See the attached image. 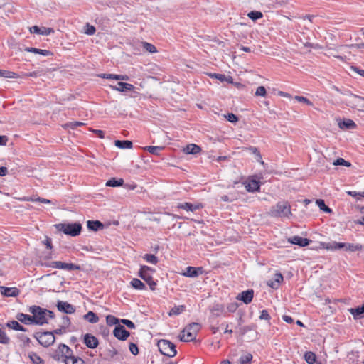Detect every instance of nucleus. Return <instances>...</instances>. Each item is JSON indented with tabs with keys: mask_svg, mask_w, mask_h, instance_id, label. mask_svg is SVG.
Segmentation results:
<instances>
[{
	"mask_svg": "<svg viewBox=\"0 0 364 364\" xmlns=\"http://www.w3.org/2000/svg\"><path fill=\"white\" fill-rule=\"evenodd\" d=\"M245 186L247 191L254 192L259 189V183L258 181L250 178L245 183Z\"/></svg>",
	"mask_w": 364,
	"mask_h": 364,
	"instance_id": "aec40b11",
	"label": "nucleus"
},
{
	"mask_svg": "<svg viewBox=\"0 0 364 364\" xmlns=\"http://www.w3.org/2000/svg\"><path fill=\"white\" fill-rule=\"evenodd\" d=\"M157 346L160 353L168 357H174L177 353L176 346L168 340L161 339L159 341Z\"/></svg>",
	"mask_w": 364,
	"mask_h": 364,
	"instance_id": "39448f33",
	"label": "nucleus"
},
{
	"mask_svg": "<svg viewBox=\"0 0 364 364\" xmlns=\"http://www.w3.org/2000/svg\"><path fill=\"white\" fill-rule=\"evenodd\" d=\"M144 259H145L147 262L156 264L158 262V258L152 254H146L143 257Z\"/></svg>",
	"mask_w": 364,
	"mask_h": 364,
	"instance_id": "a18cd8bd",
	"label": "nucleus"
},
{
	"mask_svg": "<svg viewBox=\"0 0 364 364\" xmlns=\"http://www.w3.org/2000/svg\"><path fill=\"white\" fill-rule=\"evenodd\" d=\"M184 311H185V306H183V305L174 306L169 311L168 316H177V315L181 314Z\"/></svg>",
	"mask_w": 364,
	"mask_h": 364,
	"instance_id": "e433bc0d",
	"label": "nucleus"
},
{
	"mask_svg": "<svg viewBox=\"0 0 364 364\" xmlns=\"http://www.w3.org/2000/svg\"><path fill=\"white\" fill-rule=\"evenodd\" d=\"M252 360V355L250 353H247L246 355H242L240 358V364H250L251 360Z\"/></svg>",
	"mask_w": 364,
	"mask_h": 364,
	"instance_id": "8fccbe9b",
	"label": "nucleus"
},
{
	"mask_svg": "<svg viewBox=\"0 0 364 364\" xmlns=\"http://www.w3.org/2000/svg\"><path fill=\"white\" fill-rule=\"evenodd\" d=\"M130 352L134 355H136L139 353V349L135 343H131L129 346Z\"/></svg>",
	"mask_w": 364,
	"mask_h": 364,
	"instance_id": "13d9d810",
	"label": "nucleus"
},
{
	"mask_svg": "<svg viewBox=\"0 0 364 364\" xmlns=\"http://www.w3.org/2000/svg\"><path fill=\"white\" fill-rule=\"evenodd\" d=\"M184 151L188 154H196L199 153L201 151V149L196 144H191L186 146Z\"/></svg>",
	"mask_w": 364,
	"mask_h": 364,
	"instance_id": "c756f323",
	"label": "nucleus"
},
{
	"mask_svg": "<svg viewBox=\"0 0 364 364\" xmlns=\"http://www.w3.org/2000/svg\"><path fill=\"white\" fill-rule=\"evenodd\" d=\"M106 322L109 326L117 325L120 323V320L112 315H108L106 316Z\"/></svg>",
	"mask_w": 364,
	"mask_h": 364,
	"instance_id": "de8ad7c7",
	"label": "nucleus"
},
{
	"mask_svg": "<svg viewBox=\"0 0 364 364\" xmlns=\"http://www.w3.org/2000/svg\"><path fill=\"white\" fill-rule=\"evenodd\" d=\"M267 94L266 89L264 86H259L255 92V95L264 97Z\"/></svg>",
	"mask_w": 364,
	"mask_h": 364,
	"instance_id": "6e6d98bb",
	"label": "nucleus"
},
{
	"mask_svg": "<svg viewBox=\"0 0 364 364\" xmlns=\"http://www.w3.org/2000/svg\"><path fill=\"white\" fill-rule=\"evenodd\" d=\"M326 249L329 250H336V245H335V242H328L324 245Z\"/></svg>",
	"mask_w": 364,
	"mask_h": 364,
	"instance_id": "69168bd1",
	"label": "nucleus"
},
{
	"mask_svg": "<svg viewBox=\"0 0 364 364\" xmlns=\"http://www.w3.org/2000/svg\"><path fill=\"white\" fill-rule=\"evenodd\" d=\"M283 281V276L280 273H277L274 276L273 279H269L267 281V284L269 287L273 289H278L279 287V284Z\"/></svg>",
	"mask_w": 364,
	"mask_h": 364,
	"instance_id": "a211bd4d",
	"label": "nucleus"
},
{
	"mask_svg": "<svg viewBox=\"0 0 364 364\" xmlns=\"http://www.w3.org/2000/svg\"><path fill=\"white\" fill-rule=\"evenodd\" d=\"M43 243L46 246L47 248L52 249V242L50 237H46V240L43 242Z\"/></svg>",
	"mask_w": 364,
	"mask_h": 364,
	"instance_id": "774afa93",
	"label": "nucleus"
},
{
	"mask_svg": "<svg viewBox=\"0 0 364 364\" xmlns=\"http://www.w3.org/2000/svg\"><path fill=\"white\" fill-rule=\"evenodd\" d=\"M55 227L58 231L73 237L79 235L82 230V225L79 223H59L55 225Z\"/></svg>",
	"mask_w": 364,
	"mask_h": 364,
	"instance_id": "20e7f679",
	"label": "nucleus"
},
{
	"mask_svg": "<svg viewBox=\"0 0 364 364\" xmlns=\"http://www.w3.org/2000/svg\"><path fill=\"white\" fill-rule=\"evenodd\" d=\"M52 333H54L55 334H63L66 333V328H65V326H60V328L54 330Z\"/></svg>",
	"mask_w": 364,
	"mask_h": 364,
	"instance_id": "e2e57ef3",
	"label": "nucleus"
},
{
	"mask_svg": "<svg viewBox=\"0 0 364 364\" xmlns=\"http://www.w3.org/2000/svg\"><path fill=\"white\" fill-rule=\"evenodd\" d=\"M149 272H154L153 269L148 266H141L139 272V276L149 284L151 290L154 291L156 289V282L153 279Z\"/></svg>",
	"mask_w": 364,
	"mask_h": 364,
	"instance_id": "0eeeda50",
	"label": "nucleus"
},
{
	"mask_svg": "<svg viewBox=\"0 0 364 364\" xmlns=\"http://www.w3.org/2000/svg\"><path fill=\"white\" fill-rule=\"evenodd\" d=\"M338 127L341 129H352L355 128L356 124L353 120L348 119L338 122Z\"/></svg>",
	"mask_w": 364,
	"mask_h": 364,
	"instance_id": "b1692460",
	"label": "nucleus"
},
{
	"mask_svg": "<svg viewBox=\"0 0 364 364\" xmlns=\"http://www.w3.org/2000/svg\"><path fill=\"white\" fill-rule=\"evenodd\" d=\"M270 215L273 217L289 218L292 215L291 205L287 201H279L272 208Z\"/></svg>",
	"mask_w": 364,
	"mask_h": 364,
	"instance_id": "7ed1b4c3",
	"label": "nucleus"
},
{
	"mask_svg": "<svg viewBox=\"0 0 364 364\" xmlns=\"http://www.w3.org/2000/svg\"><path fill=\"white\" fill-rule=\"evenodd\" d=\"M295 100L299 102L305 103L309 106L313 105V103L309 99L303 96H295Z\"/></svg>",
	"mask_w": 364,
	"mask_h": 364,
	"instance_id": "5fc2aeb1",
	"label": "nucleus"
},
{
	"mask_svg": "<svg viewBox=\"0 0 364 364\" xmlns=\"http://www.w3.org/2000/svg\"><path fill=\"white\" fill-rule=\"evenodd\" d=\"M16 318L23 323L25 324H31L33 323V319L32 316L25 314L23 313H19L16 316Z\"/></svg>",
	"mask_w": 364,
	"mask_h": 364,
	"instance_id": "cd10ccee",
	"label": "nucleus"
},
{
	"mask_svg": "<svg viewBox=\"0 0 364 364\" xmlns=\"http://www.w3.org/2000/svg\"><path fill=\"white\" fill-rule=\"evenodd\" d=\"M130 284L133 288L137 290H144L146 289L145 284L137 278L132 279Z\"/></svg>",
	"mask_w": 364,
	"mask_h": 364,
	"instance_id": "72a5a7b5",
	"label": "nucleus"
},
{
	"mask_svg": "<svg viewBox=\"0 0 364 364\" xmlns=\"http://www.w3.org/2000/svg\"><path fill=\"white\" fill-rule=\"evenodd\" d=\"M120 323L126 325L130 329L135 328V324L130 320L122 318L120 320Z\"/></svg>",
	"mask_w": 364,
	"mask_h": 364,
	"instance_id": "4d7b16f0",
	"label": "nucleus"
},
{
	"mask_svg": "<svg viewBox=\"0 0 364 364\" xmlns=\"http://www.w3.org/2000/svg\"><path fill=\"white\" fill-rule=\"evenodd\" d=\"M347 46H340L338 47H326L325 48L324 55L328 57H333L336 58L342 61H346L348 60V58L346 55H339L338 53Z\"/></svg>",
	"mask_w": 364,
	"mask_h": 364,
	"instance_id": "6e6552de",
	"label": "nucleus"
},
{
	"mask_svg": "<svg viewBox=\"0 0 364 364\" xmlns=\"http://www.w3.org/2000/svg\"><path fill=\"white\" fill-rule=\"evenodd\" d=\"M0 291L2 295L7 297H15L19 294V290L16 287H6L1 286Z\"/></svg>",
	"mask_w": 364,
	"mask_h": 364,
	"instance_id": "dca6fc26",
	"label": "nucleus"
},
{
	"mask_svg": "<svg viewBox=\"0 0 364 364\" xmlns=\"http://www.w3.org/2000/svg\"><path fill=\"white\" fill-rule=\"evenodd\" d=\"M29 31L31 33H36L42 36H48L54 33V30L51 28L38 27V26H33L31 27Z\"/></svg>",
	"mask_w": 364,
	"mask_h": 364,
	"instance_id": "2eb2a0df",
	"label": "nucleus"
},
{
	"mask_svg": "<svg viewBox=\"0 0 364 364\" xmlns=\"http://www.w3.org/2000/svg\"><path fill=\"white\" fill-rule=\"evenodd\" d=\"M7 326L16 331H26V328L19 324L16 321H11L7 323Z\"/></svg>",
	"mask_w": 364,
	"mask_h": 364,
	"instance_id": "4c0bfd02",
	"label": "nucleus"
},
{
	"mask_svg": "<svg viewBox=\"0 0 364 364\" xmlns=\"http://www.w3.org/2000/svg\"><path fill=\"white\" fill-rule=\"evenodd\" d=\"M84 318L90 323H96L99 321L98 316L93 311H88L83 316Z\"/></svg>",
	"mask_w": 364,
	"mask_h": 364,
	"instance_id": "2f4dec72",
	"label": "nucleus"
},
{
	"mask_svg": "<svg viewBox=\"0 0 364 364\" xmlns=\"http://www.w3.org/2000/svg\"><path fill=\"white\" fill-rule=\"evenodd\" d=\"M70 325V320L69 317L67 316H64L62 318V324L60 326H65V328L67 329L68 326Z\"/></svg>",
	"mask_w": 364,
	"mask_h": 364,
	"instance_id": "052dcab7",
	"label": "nucleus"
},
{
	"mask_svg": "<svg viewBox=\"0 0 364 364\" xmlns=\"http://www.w3.org/2000/svg\"><path fill=\"white\" fill-rule=\"evenodd\" d=\"M96 31L95 26L87 23L84 27V33L87 35H93Z\"/></svg>",
	"mask_w": 364,
	"mask_h": 364,
	"instance_id": "3c124183",
	"label": "nucleus"
},
{
	"mask_svg": "<svg viewBox=\"0 0 364 364\" xmlns=\"http://www.w3.org/2000/svg\"><path fill=\"white\" fill-rule=\"evenodd\" d=\"M110 87L113 90L119 92L132 91L134 89V86L132 84L119 82L116 86L111 85Z\"/></svg>",
	"mask_w": 364,
	"mask_h": 364,
	"instance_id": "f3484780",
	"label": "nucleus"
},
{
	"mask_svg": "<svg viewBox=\"0 0 364 364\" xmlns=\"http://www.w3.org/2000/svg\"><path fill=\"white\" fill-rule=\"evenodd\" d=\"M210 76L211 77L215 78L219 80L221 82H232V77L230 76H226L223 74H218V73H211L210 74Z\"/></svg>",
	"mask_w": 364,
	"mask_h": 364,
	"instance_id": "c9c22d12",
	"label": "nucleus"
},
{
	"mask_svg": "<svg viewBox=\"0 0 364 364\" xmlns=\"http://www.w3.org/2000/svg\"><path fill=\"white\" fill-rule=\"evenodd\" d=\"M87 228L93 231H97L103 228V224L99 220H88L87 222Z\"/></svg>",
	"mask_w": 364,
	"mask_h": 364,
	"instance_id": "c85d7f7f",
	"label": "nucleus"
},
{
	"mask_svg": "<svg viewBox=\"0 0 364 364\" xmlns=\"http://www.w3.org/2000/svg\"><path fill=\"white\" fill-rule=\"evenodd\" d=\"M237 307H238L237 304L235 302H232L228 305L227 309L230 312H235L236 311V309H237Z\"/></svg>",
	"mask_w": 364,
	"mask_h": 364,
	"instance_id": "680f3d73",
	"label": "nucleus"
},
{
	"mask_svg": "<svg viewBox=\"0 0 364 364\" xmlns=\"http://www.w3.org/2000/svg\"><path fill=\"white\" fill-rule=\"evenodd\" d=\"M34 338L38 343L44 346L48 347L53 345L55 341L54 333L50 331L38 332L34 334Z\"/></svg>",
	"mask_w": 364,
	"mask_h": 364,
	"instance_id": "423d86ee",
	"label": "nucleus"
},
{
	"mask_svg": "<svg viewBox=\"0 0 364 364\" xmlns=\"http://www.w3.org/2000/svg\"><path fill=\"white\" fill-rule=\"evenodd\" d=\"M316 355L311 351L306 352L304 354V360L309 364H314L316 362Z\"/></svg>",
	"mask_w": 364,
	"mask_h": 364,
	"instance_id": "a19ab883",
	"label": "nucleus"
},
{
	"mask_svg": "<svg viewBox=\"0 0 364 364\" xmlns=\"http://www.w3.org/2000/svg\"><path fill=\"white\" fill-rule=\"evenodd\" d=\"M210 311L214 316H220L224 312V306L220 304H215L210 307Z\"/></svg>",
	"mask_w": 364,
	"mask_h": 364,
	"instance_id": "bb28decb",
	"label": "nucleus"
},
{
	"mask_svg": "<svg viewBox=\"0 0 364 364\" xmlns=\"http://www.w3.org/2000/svg\"><path fill=\"white\" fill-rule=\"evenodd\" d=\"M254 296V291L252 289H248L245 291H242L240 293L236 299L237 300L243 301L245 304H250L253 299Z\"/></svg>",
	"mask_w": 364,
	"mask_h": 364,
	"instance_id": "f8f14e48",
	"label": "nucleus"
},
{
	"mask_svg": "<svg viewBox=\"0 0 364 364\" xmlns=\"http://www.w3.org/2000/svg\"><path fill=\"white\" fill-rule=\"evenodd\" d=\"M202 206L200 204L193 205L190 203H180L178 205V208L183 209L186 211H191V212H193L196 210H198Z\"/></svg>",
	"mask_w": 364,
	"mask_h": 364,
	"instance_id": "412c9836",
	"label": "nucleus"
},
{
	"mask_svg": "<svg viewBox=\"0 0 364 364\" xmlns=\"http://www.w3.org/2000/svg\"><path fill=\"white\" fill-rule=\"evenodd\" d=\"M28 357L33 364H44L43 360L36 353H30Z\"/></svg>",
	"mask_w": 364,
	"mask_h": 364,
	"instance_id": "ea45409f",
	"label": "nucleus"
},
{
	"mask_svg": "<svg viewBox=\"0 0 364 364\" xmlns=\"http://www.w3.org/2000/svg\"><path fill=\"white\" fill-rule=\"evenodd\" d=\"M201 268L188 267L186 269V272L182 274L188 277H196L198 275V271L201 272Z\"/></svg>",
	"mask_w": 364,
	"mask_h": 364,
	"instance_id": "393cba45",
	"label": "nucleus"
},
{
	"mask_svg": "<svg viewBox=\"0 0 364 364\" xmlns=\"http://www.w3.org/2000/svg\"><path fill=\"white\" fill-rule=\"evenodd\" d=\"M363 250V246L358 243H346L345 245V250L349 252H356L361 251Z\"/></svg>",
	"mask_w": 364,
	"mask_h": 364,
	"instance_id": "7c9ffc66",
	"label": "nucleus"
},
{
	"mask_svg": "<svg viewBox=\"0 0 364 364\" xmlns=\"http://www.w3.org/2000/svg\"><path fill=\"white\" fill-rule=\"evenodd\" d=\"M223 116L228 121L232 123H235L239 120L238 117L233 113H229L228 114H224Z\"/></svg>",
	"mask_w": 364,
	"mask_h": 364,
	"instance_id": "864d4df0",
	"label": "nucleus"
},
{
	"mask_svg": "<svg viewBox=\"0 0 364 364\" xmlns=\"http://www.w3.org/2000/svg\"><path fill=\"white\" fill-rule=\"evenodd\" d=\"M47 267H52L60 269H67V270H78L80 269V266L76 265L73 263H64L60 261L52 262L50 263H44L43 264Z\"/></svg>",
	"mask_w": 364,
	"mask_h": 364,
	"instance_id": "1a4fd4ad",
	"label": "nucleus"
},
{
	"mask_svg": "<svg viewBox=\"0 0 364 364\" xmlns=\"http://www.w3.org/2000/svg\"><path fill=\"white\" fill-rule=\"evenodd\" d=\"M29 312L32 314L33 323L42 326L48 323L50 318L54 317V313L46 309L41 308L38 306H31L28 309Z\"/></svg>",
	"mask_w": 364,
	"mask_h": 364,
	"instance_id": "f257e3e1",
	"label": "nucleus"
},
{
	"mask_svg": "<svg viewBox=\"0 0 364 364\" xmlns=\"http://www.w3.org/2000/svg\"><path fill=\"white\" fill-rule=\"evenodd\" d=\"M247 16L252 21H256L257 19L262 18L263 14L260 11H252L247 14Z\"/></svg>",
	"mask_w": 364,
	"mask_h": 364,
	"instance_id": "49530a36",
	"label": "nucleus"
},
{
	"mask_svg": "<svg viewBox=\"0 0 364 364\" xmlns=\"http://www.w3.org/2000/svg\"><path fill=\"white\" fill-rule=\"evenodd\" d=\"M41 197L31 196V197H23L22 200L24 201H31V202H38V199H40Z\"/></svg>",
	"mask_w": 364,
	"mask_h": 364,
	"instance_id": "338daca9",
	"label": "nucleus"
},
{
	"mask_svg": "<svg viewBox=\"0 0 364 364\" xmlns=\"http://www.w3.org/2000/svg\"><path fill=\"white\" fill-rule=\"evenodd\" d=\"M289 242L291 244L297 245L300 247H305L309 244L310 240L307 238H304L299 236H294L289 238Z\"/></svg>",
	"mask_w": 364,
	"mask_h": 364,
	"instance_id": "6ab92c4d",
	"label": "nucleus"
},
{
	"mask_svg": "<svg viewBox=\"0 0 364 364\" xmlns=\"http://www.w3.org/2000/svg\"><path fill=\"white\" fill-rule=\"evenodd\" d=\"M114 336L119 340L124 341L129 336V333L123 326L118 324L113 331Z\"/></svg>",
	"mask_w": 364,
	"mask_h": 364,
	"instance_id": "9b49d317",
	"label": "nucleus"
},
{
	"mask_svg": "<svg viewBox=\"0 0 364 364\" xmlns=\"http://www.w3.org/2000/svg\"><path fill=\"white\" fill-rule=\"evenodd\" d=\"M65 364H85V361L80 357L73 355L68 360H65Z\"/></svg>",
	"mask_w": 364,
	"mask_h": 364,
	"instance_id": "58836bf2",
	"label": "nucleus"
},
{
	"mask_svg": "<svg viewBox=\"0 0 364 364\" xmlns=\"http://www.w3.org/2000/svg\"><path fill=\"white\" fill-rule=\"evenodd\" d=\"M83 342L87 348L92 349L97 348L99 344L98 339L90 333H86L84 336Z\"/></svg>",
	"mask_w": 364,
	"mask_h": 364,
	"instance_id": "ddd939ff",
	"label": "nucleus"
},
{
	"mask_svg": "<svg viewBox=\"0 0 364 364\" xmlns=\"http://www.w3.org/2000/svg\"><path fill=\"white\" fill-rule=\"evenodd\" d=\"M333 164L334 166H338V165H341V166H347V167H350L351 166V164L346 160H344L342 158H339L336 160H335L333 162Z\"/></svg>",
	"mask_w": 364,
	"mask_h": 364,
	"instance_id": "603ef678",
	"label": "nucleus"
},
{
	"mask_svg": "<svg viewBox=\"0 0 364 364\" xmlns=\"http://www.w3.org/2000/svg\"><path fill=\"white\" fill-rule=\"evenodd\" d=\"M124 180L122 178L117 179L115 178H112L107 181L106 186L109 187H118L122 186Z\"/></svg>",
	"mask_w": 364,
	"mask_h": 364,
	"instance_id": "f704fd0d",
	"label": "nucleus"
},
{
	"mask_svg": "<svg viewBox=\"0 0 364 364\" xmlns=\"http://www.w3.org/2000/svg\"><path fill=\"white\" fill-rule=\"evenodd\" d=\"M24 50L26 52L33 53L35 54H41L44 56L53 55V53L50 50L38 49V48H32V47H26V48H25Z\"/></svg>",
	"mask_w": 364,
	"mask_h": 364,
	"instance_id": "4be33fe9",
	"label": "nucleus"
},
{
	"mask_svg": "<svg viewBox=\"0 0 364 364\" xmlns=\"http://www.w3.org/2000/svg\"><path fill=\"white\" fill-rule=\"evenodd\" d=\"M0 77L6 78H16V73L8 70H0Z\"/></svg>",
	"mask_w": 364,
	"mask_h": 364,
	"instance_id": "09e8293b",
	"label": "nucleus"
},
{
	"mask_svg": "<svg viewBox=\"0 0 364 364\" xmlns=\"http://www.w3.org/2000/svg\"><path fill=\"white\" fill-rule=\"evenodd\" d=\"M350 313L353 316L355 319L363 318L364 314V304L358 308H351L349 309Z\"/></svg>",
	"mask_w": 364,
	"mask_h": 364,
	"instance_id": "a878e982",
	"label": "nucleus"
},
{
	"mask_svg": "<svg viewBox=\"0 0 364 364\" xmlns=\"http://www.w3.org/2000/svg\"><path fill=\"white\" fill-rule=\"evenodd\" d=\"M144 149L154 155H159V152L164 149V147L159 146H149L144 147Z\"/></svg>",
	"mask_w": 364,
	"mask_h": 364,
	"instance_id": "37998d69",
	"label": "nucleus"
},
{
	"mask_svg": "<svg viewBox=\"0 0 364 364\" xmlns=\"http://www.w3.org/2000/svg\"><path fill=\"white\" fill-rule=\"evenodd\" d=\"M58 310L65 314H71L75 311V307L66 301H59L57 304Z\"/></svg>",
	"mask_w": 364,
	"mask_h": 364,
	"instance_id": "4468645a",
	"label": "nucleus"
},
{
	"mask_svg": "<svg viewBox=\"0 0 364 364\" xmlns=\"http://www.w3.org/2000/svg\"><path fill=\"white\" fill-rule=\"evenodd\" d=\"M102 78L106 79H114L116 80H129V77L127 75H115V74H102L100 75Z\"/></svg>",
	"mask_w": 364,
	"mask_h": 364,
	"instance_id": "5701e85b",
	"label": "nucleus"
},
{
	"mask_svg": "<svg viewBox=\"0 0 364 364\" xmlns=\"http://www.w3.org/2000/svg\"><path fill=\"white\" fill-rule=\"evenodd\" d=\"M142 47L144 50L150 53H156L157 52L156 48L148 42H142Z\"/></svg>",
	"mask_w": 364,
	"mask_h": 364,
	"instance_id": "c03bdc74",
	"label": "nucleus"
},
{
	"mask_svg": "<svg viewBox=\"0 0 364 364\" xmlns=\"http://www.w3.org/2000/svg\"><path fill=\"white\" fill-rule=\"evenodd\" d=\"M316 204L318 206L320 210H323L325 213H331V209L326 205L325 202L322 199H317L316 200Z\"/></svg>",
	"mask_w": 364,
	"mask_h": 364,
	"instance_id": "79ce46f5",
	"label": "nucleus"
},
{
	"mask_svg": "<svg viewBox=\"0 0 364 364\" xmlns=\"http://www.w3.org/2000/svg\"><path fill=\"white\" fill-rule=\"evenodd\" d=\"M114 144L116 146L120 149H132V142L131 141L124 140V141H120V140H116L114 141Z\"/></svg>",
	"mask_w": 364,
	"mask_h": 364,
	"instance_id": "473e14b6",
	"label": "nucleus"
},
{
	"mask_svg": "<svg viewBox=\"0 0 364 364\" xmlns=\"http://www.w3.org/2000/svg\"><path fill=\"white\" fill-rule=\"evenodd\" d=\"M259 318L262 320H267L269 321L270 319V316L267 310H262L261 311Z\"/></svg>",
	"mask_w": 364,
	"mask_h": 364,
	"instance_id": "bf43d9fd",
	"label": "nucleus"
},
{
	"mask_svg": "<svg viewBox=\"0 0 364 364\" xmlns=\"http://www.w3.org/2000/svg\"><path fill=\"white\" fill-rule=\"evenodd\" d=\"M201 328L198 323H191L186 326L179 335V338L183 342L193 341L196 338L198 333Z\"/></svg>",
	"mask_w": 364,
	"mask_h": 364,
	"instance_id": "f03ea898",
	"label": "nucleus"
},
{
	"mask_svg": "<svg viewBox=\"0 0 364 364\" xmlns=\"http://www.w3.org/2000/svg\"><path fill=\"white\" fill-rule=\"evenodd\" d=\"M58 351L61 355L60 357L58 355V358H55L57 360H62V361L64 362L65 360H68V358H70L73 355L71 348L63 343H61L58 346Z\"/></svg>",
	"mask_w": 364,
	"mask_h": 364,
	"instance_id": "9d476101",
	"label": "nucleus"
},
{
	"mask_svg": "<svg viewBox=\"0 0 364 364\" xmlns=\"http://www.w3.org/2000/svg\"><path fill=\"white\" fill-rule=\"evenodd\" d=\"M350 69L354 71L355 73H358L362 77H364V70L360 69L356 66H351Z\"/></svg>",
	"mask_w": 364,
	"mask_h": 364,
	"instance_id": "0e129e2a",
	"label": "nucleus"
}]
</instances>
